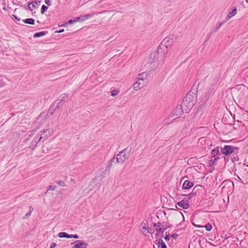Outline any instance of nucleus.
Returning a JSON list of instances; mask_svg holds the SVG:
<instances>
[{
    "label": "nucleus",
    "instance_id": "f257e3e1",
    "mask_svg": "<svg viewBox=\"0 0 248 248\" xmlns=\"http://www.w3.org/2000/svg\"><path fill=\"white\" fill-rule=\"evenodd\" d=\"M196 102L195 97L190 94L186 95L182 103V107L186 112H188Z\"/></svg>",
    "mask_w": 248,
    "mask_h": 248
},
{
    "label": "nucleus",
    "instance_id": "f03ea898",
    "mask_svg": "<svg viewBox=\"0 0 248 248\" xmlns=\"http://www.w3.org/2000/svg\"><path fill=\"white\" fill-rule=\"evenodd\" d=\"M125 151L126 149H124L116 155V160L118 163H124L128 158V156L125 154Z\"/></svg>",
    "mask_w": 248,
    "mask_h": 248
},
{
    "label": "nucleus",
    "instance_id": "7ed1b4c3",
    "mask_svg": "<svg viewBox=\"0 0 248 248\" xmlns=\"http://www.w3.org/2000/svg\"><path fill=\"white\" fill-rule=\"evenodd\" d=\"M236 148L230 145H225L221 148V152L222 154L230 155L233 153Z\"/></svg>",
    "mask_w": 248,
    "mask_h": 248
},
{
    "label": "nucleus",
    "instance_id": "20e7f679",
    "mask_svg": "<svg viewBox=\"0 0 248 248\" xmlns=\"http://www.w3.org/2000/svg\"><path fill=\"white\" fill-rule=\"evenodd\" d=\"M146 84L147 83L137 78V80L133 83V89L136 91L140 90L143 88V87L145 86Z\"/></svg>",
    "mask_w": 248,
    "mask_h": 248
},
{
    "label": "nucleus",
    "instance_id": "39448f33",
    "mask_svg": "<svg viewBox=\"0 0 248 248\" xmlns=\"http://www.w3.org/2000/svg\"><path fill=\"white\" fill-rule=\"evenodd\" d=\"M189 202L188 201V199L184 198L182 201L178 202L176 203V207L177 208V206L182 207L183 209H186L189 207Z\"/></svg>",
    "mask_w": 248,
    "mask_h": 248
},
{
    "label": "nucleus",
    "instance_id": "423d86ee",
    "mask_svg": "<svg viewBox=\"0 0 248 248\" xmlns=\"http://www.w3.org/2000/svg\"><path fill=\"white\" fill-rule=\"evenodd\" d=\"M149 74L148 73L146 72H143L141 73H140L137 76V79H140V80H141L145 83H147L148 82V77H149Z\"/></svg>",
    "mask_w": 248,
    "mask_h": 248
},
{
    "label": "nucleus",
    "instance_id": "0eeeda50",
    "mask_svg": "<svg viewBox=\"0 0 248 248\" xmlns=\"http://www.w3.org/2000/svg\"><path fill=\"white\" fill-rule=\"evenodd\" d=\"M74 244L72 248H87L88 244L81 240L76 241L74 243H71V245Z\"/></svg>",
    "mask_w": 248,
    "mask_h": 248
},
{
    "label": "nucleus",
    "instance_id": "6e6552de",
    "mask_svg": "<svg viewBox=\"0 0 248 248\" xmlns=\"http://www.w3.org/2000/svg\"><path fill=\"white\" fill-rule=\"evenodd\" d=\"M91 17L92 16L90 15H85L83 16H80L78 17H77L74 18V20L75 21V23L77 22H83L84 21L87 20L89 18H91Z\"/></svg>",
    "mask_w": 248,
    "mask_h": 248
},
{
    "label": "nucleus",
    "instance_id": "1a4fd4ad",
    "mask_svg": "<svg viewBox=\"0 0 248 248\" xmlns=\"http://www.w3.org/2000/svg\"><path fill=\"white\" fill-rule=\"evenodd\" d=\"M194 185L193 182L189 180H185L182 185L183 189H188L191 188Z\"/></svg>",
    "mask_w": 248,
    "mask_h": 248
},
{
    "label": "nucleus",
    "instance_id": "9d476101",
    "mask_svg": "<svg viewBox=\"0 0 248 248\" xmlns=\"http://www.w3.org/2000/svg\"><path fill=\"white\" fill-rule=\"evenodd\" d=\"M237 14V9L234 7L231 11L229 12L227 15L226 16V20H229L232 17L235 16Z\"/></svg>",
    "mask_w": 248,
    "mask_h": 248
},
{
    "label": "nucleus",
    "instance_id": "9b49d317",
    "mask_svg": "<svg viewBox=\"0 0 248 248\" xmlns=\"http://www.w3.org/2000/svg\"><path fill=\"white\" fill-rule=\"evenodd\" d=\"M38 4L36 1H32L31 2L28 3V7L29 9L31 11H33L37 8Z\"/></svg>",
    "mask_w": 248,
    "mask_h": 248
},
{
    "label": "nucleus",
    "instance_id": "f8f14e48",
    "mask_svg": "<svg viewBox=\"0 0 248 248\" xmlns=\"http://www.w3.org/2000/svg\"><path fill=\"white\" fill-rule=\"evenodd\" d=\"M193 225L194 226H196V227H199V228L205 227V228L206 229V230L207 231H210L212 230V225L210 223L206 224L204 226H201V225H196V224H195L194 223H193Z\"/></svg>",
    "mask_w": 248,
    "mask_h": 248
},
{
    "label": "nucleus",
    "instance_id": "ddd939ff",
    "mask_svg": "<svg viewBox=\"0 0 248 248\" xmlns=\"http://www.w3.org/2000/svg\"><path fill=\"white\" fill-rule=\"evenodd\" d=\"M156 244L157 245V248H167L166 245L162 240H159Z\"/></svg>",
    "mask_w": 248,
    "mask_h": 248
},
{
    "label": "nucleus",
    "instance_id": "4468645a",
    "mask_svg": "<svg viewBox=\"0 0 248 248\" xmlns=\"http://www.w3.org/2000/svg\"><path fill=\"white\" fill-rule=\"evenodd\" d=\"M58 236L60 238L65 237V238H70V234H69L64 232H59L58 234Z\"/></svg>",
    "mask_w": 248,
    "mask_h": 248
},
{
    "label": "nucleus",
    "instance_id": "2eb2a0df",
    "mask_svg": "<svg viewBox=\"0 0 248 248\" xmlns=\"http://www.w3.org/2000/svg\"><path fill=\"white\" fill-rule=\"evenodd\" d=\"M24 22L28 24L34 25L35 20L32 18H28L25 19Z\"/></svg>",
    "mask_w": 248,
    "mask_h": 248
},
{
    "label": "nucleus",
    "instance_id": "dca6fc26",
    "mask_svg": "<svg viewBox=\"0 0 248 248\" xmlns=\"http://www.w3.org/2000/svg\"><path fill=\"white\" fill-rule=\"evenodd\" d=\"M46 34V33L44 31H40L37 33H35L33 35V37H40L44 36Z\"/></svg>",
    "mask_w": 248,
    "mask_h": 248
},
{
    "label": "nucleus",
    "instance_id": "f3484780",
    "mask_svg": "<svg viewBox=\"0 0 248 248\" xmlns=\"http://www.w3.org/2000/svg\"><path fill=\"white\" fill-rule=\"evenodd\" d=\"M219 153V151L218 147H217L216 148L213 149L211 152V154L214 156L218 155Z\"/></svg>",
    "mask_w": 248,
    "mask_h": 248
},
{
    "label": "nucleus",
    "instance_id": "a211bd4d",
    "mask_svg": "<svg viewBox=\"0 0 248 248\" xmlns=\"http://www.w3.org/2000/svg\"><path fill=\"white\" fill-rule=\"evenodd\" d=\"M75 23V21L74 19L69 20L68 21L65 22L64 24L61 25V26L66 27L68 24H71Z\"/></svg>",
    "mask_w": 248,
    "mask_h": 248
},
{
    "label": "nucleus",
    "instance_id": "6ab92c4d",
    "mask_svg": "<svg viewBox=\"0 0 248 248\" xmlns=\"http://www.w3.org/2000/svg\"><path fill=\"white\" fill-rule=\"evenodd\" d=\"M196 196V193L192 192L191 193H189L187 195V198L186 199H188V201H189V199H192V198Z\"/></svg>",
    "mask_w": 248,
    "mask_h": 248
},
{
    "label": "nucleus",
    "instance_id": "aec40b11",
    "mask_svg": "<svg viewBox=\"0 0 248 248\" xmlns=\"http://www.w3.org/2000/svg\"><path fill=\"white\" fill-rule=\"evenodd\" d=\"M119 93V91L118 90H113L111 91V96H115L117 95Z\"/></svg>",
    "mask_w": 248,
    "mask_h": 248
},
{
    "label": "nucleus",
    "instance_id": "412c9836",
    "mask_svg": "<svg viewBox=\"0 0 248 248\" xmlns=\"http://www.w3.org/2000/svg\"><path fill=\"white\" fill-rule=\"evenodd\" d=\"M48 9V7L46 6L45 5H43L41 8V13L42 14H44L45 12Z\"/></svg>",
    "mask_w": 248,
    "mask_h": 248
},
{
    "label": "nucleus",
    "instance_id": "4be33fe9",
    "mask_svg": "<svg viewBox=\"0 0 248 248\" xmlns=\"http://www.w3.org/2000/svg\"><path fill=\"white\" fill-rule=\"evenodd\" d=\"M141 232L142 233L144 234H146L149 232V230L147 228H146L145 227H143L141 229Z\"/></svg>",
    "mask_w": 248,
    "mask_h": 248
},
{
    "label": "nucleus",
    "instance_id": "5701e85b",
    "mask_svg": "<svg viewBox=\"0 0 248 248\" xmlns=\"http://www.w3.org/2000/svg\"><path fill=\"white\" fill-rule=\"evenodd\" d=\"M70 238H78L79 236L77 234H70Z\"/></svg>",
    "mask_w": 248,
    "mask_h": 248
},
{
    "label": "nucleus",
    "instance_id": "b1692460",
    "mask_svg": "<svg viewBox=\"0 0 248 248\" xmlns=\"http://www.w3.org/2000/svg\"><path fill=\"white\" fill-rule=\"evenodd\" d=\"M45 2L48 6H50L51 5L50 0H45Z\"/></svg>",
    "mask_w": 248,
    "mask_h": 248
},
{
    "label": "nucleus",
    "instance_id": "393cba45",
    "mask_svg": "<svg viewBox=\"0 0 248 248\" xmlns=\"http://www.w3.org/2000/svg\"><path fill=\"white\" fill-rule=\"evenodd\" d=\"M56 244L55 243H52L51 244L50 248H54L56 247Z\"/></svg>",
    "mask_w": 248,
    "mask_h": 248
},
{
    "label": "nucleus",
    "instance_id": "a878e982",
    "mask_svg": "<svg viewBox=\"0 0 248 248\" xmlns=\"http://www.w3.org/2000/svg\"><path fill=\"white\" fill-rule=\"evenodd\" d=\"M170 239V236L168 235H166L165 237V239L166 240V241H168Z\"/></svg>",
    "mask_w": 248,
    "mask_h": 248
},
{
    "label": "nucleus",
    "instance_id": "bb28decb",
    "mask_svg": "<svg viewBox=\"0 0 248 248\" xmlns=\"http://www.w3.org/2000/svg\"><path fill=\"white\" fill-rule=\"evenodd\" d=\"M64 31V29L60 30V31H56L55 32L61 33Z\"/></svg>",
    "mask_w": 248,
    "mask_h": 248
},
{
    "label": "nucleus",
    "instance_id": "cd10ccee",
    "mask_svg": "<svg viewBox=\"0 0 248 248\" xmlns=\"http://www.w3.org/2000/svg\"><path fill=\"white\" fill-rule=\"evenodd\" d=\"M32 210H33V209L31 207L30 208L29 211L30 212V213H31V212L32 211Z\"/></svg>",
    "mask_w": 248,
    "mask_h": 248
},
{
    "label": "nucleus",
    "instance_id": "c85d7f7f",
    "mask_svg": "<svg viewBox=\"0 0 248 248\" xmlns=\"http://www.w3.org/2000/svg\"><path fill=\"white\" fill-rule=\"evenodd\" d=\"M14 16L15 17V18H16V19H17V20H18V21L19 20V19H17V18L16 17V16Z\"/></svg>",
    "mask_w": 248,
    "mask_h": 248
},
{
    "label": "nucleus",
    "instance_id": "c756f323",
    "mask_svg": "<svg viewBox=\"0 0 248 248\" xmlns=\"http://www.w3.org/2000/svg\"><path fill=\"white\" fill-rule=\"evenodd\" d=\"M222 25V23H220L219 27H220Z\"/></svg>",
    "mask_w": 248,
    "mask_h": 248
},
{
    "label": "nucleus",
    "instance_id": "7c9ffc66",
    "mask_svg": "<svg viewBox=\"0 0 248 248\" xmlns=\"http://www.w3.org/2000/svg\"><path fill=\"white\" fill-rule=\"evenodd\" d=\"M246 2L248 3V0H246Z\"/></svg>",
    "mask_w": 248,
    "mask_h": 248
}]
</instances>
